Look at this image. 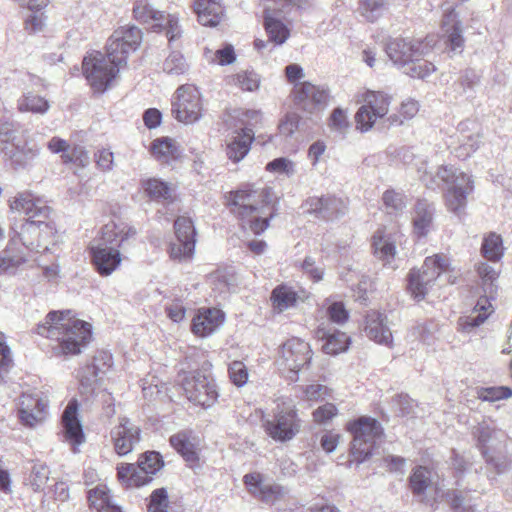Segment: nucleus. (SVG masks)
Returning <instances> with one entry per match:
<instances>
[{
    "instance_id": "1",
    "label": "nucleus",
    "mask_w": 512,
    "mask_h": 512,
    "mask_svg": "<svg viewBox=\"0 0 512 512\" xmlns=\"http://www.w3.org/2000/svg\"><path fill=\"white\" fill-rule=\"evenodd\" d=\"M142 42V32L136 26H123L116 29L107 44V58L98 51L83 59L82 69L90 86L97 92H104L127 63L131 52Z\"/></svg>"
},
{
    "instance_id": "2",
    "label": "nucleus",
    "mask_w": 512,
    "mask_h": 512,
    "mask_svg": "<svg viewBox=\"0 0 512 512\" xmlns=\"http://www.w3.org/2000/svg\"><path fill=\"white\" fill-rule=\"evenodd\" d=\"M37 333L54 341L57 355H77L92 338L90 323L75 317L73 311H51L37 326Z\"/></svg>"
},
{
    "instance_id": "3",
    "label": "nucleus",
    "mask_w": 512,
    "mask_h": 512,
    "mask_svg": "<svg viewBox=\"0 0 512 512\" xmlns=\"http://www.w3.org/2000/svg\"><path fill=\"white\" fill-rule=\"evenodd\" d=\"M270 192V188L260 192L240 189L228 194L226 198L230 211L241 222L243 229L260 235L269 227L270 220L275 216L274 206L268 200Z\"/></svg>"
},
{
    "instance_id": "4",
    "label": "nucleus",
    "mask_w": 512,
    "mask_h": 512,
    "mask_svg": "<svg viewBox=\"0 0 512 512\" xmlns=\"http://www.w3.org/2000/svg\"><path fill=\"white\" fill-rule=\"evenodd\" d=\"M419 179L429 189L439 187L440 182L447 188L444 192L447 209L460 216L466 205L467 198L474 190L472 177L452 166H439L435 171L427 170V163L418 168Z\"/></svg>"
},
{
    "instance_id": "5",
    "label": "nucleus",
    "mask_w": 512,
    "mask_h": 512,
    "mask_svg": "<svg viewBox=\"0 0 512 512\" xmlns=\"http://www.w3.org/2000/svg\"><path fill=\"white\" fill-rule=\"evenodd\" d=\"M347 429L353 434L351 456L356 462L362 463L373 454L382 436V427L376 419L362 416L350 422Z\"/></svg>"
},
{
    "instance_id": "6",
    "label": "nucleus",
    "mask_w": 512,
    "mask_h": 512,
    "mask_svg": "<svg viewBox=\"0 0 512 512\" xmlns=\"http://www.w3.org/2000/svg\"><path fill=\"white\" fill-rule=\"evenodd\" d=\"M452 270L446 256L436 254L427 257L421 269H412L409 273L408 288L411 295L418 301L423 300L437 278Z\"/></svg>"
},
{
    "instance_id": "7",
    "label": "nucleus",
    "mask_w": 512,
    "mask_h": 512,
    "mask_svg": "<svg viewBox=\"0 0 512 512\" xmlns=\"http://www.w3.org/2000/svg\"><path fill=\"white\" fill-rule=\"evenodd\" d=\"M210 367L211 364L204 361L203 371L185 373L181 380V386L187 399L204 408L211 407L219 396L214 380L205 373Z\"/></svg>"
},
{
    "instance_id": "8",
    "label": "nucleus",
    "mask_w": 512,
    "mask_h": 512,
    "mask_svg": "<svg viewBox=\"0 0 512 512\" xmlns=\"http://www.w3.org/2000/svg\"><path fill=\"white\" fill-rule=\"evenodd\" d=\"M163 466V461L158 452L144 453L135 464H121L117 467L118 479L126 487H140L148 484Z\"/></svg>"
},
{
    "instance_id": "9",
    "label": "nucleus",
    "mask_w": 512,
    "mask_h": 512,
    "mask_svg": "<svg viewBox=\"0 0 512 512\" xmlns=\"http://www.w3.org/2000/svg\"><path fill=\"white\" fill-rule=\"evenodd\" d=\"M434 45V40L426 38L425 40L410 38H391L385 46V51L389 59L399 69L411 65L415 57H424Z\"/></svg>"
},
{
    "instance_id": "10",
    "label": "nucleus",
    "mask_w": 512,
    "mask_h": 512,
    "mask_svg": "<svg viewBox=\"0 0 512 512\" xmlns=\"http://www.w3.org/2000/svg\"><path fill=\"white\" fill-rule=\"evenodd\" d=\"M133 14L136 20L151 25L154 30H165L170 42L181 35L178 17L156 10L147 0L137 1L133 8Z\"/></svg>"
},
{
    "instance_id": "11",
    "label": "nucleus",
    "mask_w": 512,
    "mask_h": 512,
    "mask_svg": "<svg viewBox=\"0 0 512 512\" xmlns=\"http://www.w3.org/2000/svg\"><path fill=\"white\" fill-rule=\"evenodd\" d=\"M392 97L382 91H366L364 104L355 115L356 128L361 132L369 131L377 119L383 118L389 111Z\"/></svg>"
},
{
    "instance_id": "12",
    "label": "nucleus",
    "mask_w": 512,
    "mask_h": 512,
    "mask_svg": "<svg viewBox=\"0 0 512 512\" xmlns=\"http://www.w3.org/2000/svg\"><path fill=\"white\" fill-rule=\"evenodd\" d=\"M172 112L175 118L182 123L192 124L202 116L201 95L192 85L180 86L173 98Z\"/></svg>"
},
{
    "instance_id": "13",
    "label": "nucleus",
    "mask_w": 512,
    "mask_h": 512,
    "mask_svg": "<svg viewBox=\"0 0 512 512\" xmlns=\"http://www.w3.org/2000/svg\"><path fill=\"white\" fill-rule=\"evenodd\" d=\"M280 409L277 405V413L272 420H266L264 423L267 434L276 441L286 442L293 439L300 430V420L297 416V410L292 403H285Z\"/></svg>"
},
{
    "instance_id": "14",
    "label": "nucleus",
    "mask_w": 512,
    "mask_h": 512,
    "mask_svg": "<svg viewBox=\"0 0 512 512\" xmlns=\"http://www.w3.org/2000/svg\"><path fill=\"white\" fill-rule=\"evenodd\" d=\"M175 241L170 243L169 255L179 262L192 259L195 251V228L191 219L178 217L174 223Z\"/></svg>"
},
{
    "instance_id": "15",
    "label": "nucleus",
    "mask_w": 512,
    "mask_h": 512,
    "mask_svg": "<svg viewBox=\"0 0 512 512\" xmlns=\"http://www.w3.org/2000/svg\"><path fill=\"white\" fill-rule=\"evenodd\" d=\"M472 435L482 455L504 450L509 442L508 434L498 428L495 422L490 419L483 420L475 425L472 429Z\"/></svg>"
},
{
    "instance_id": "16",
    "label": "nucleus",
    "mask_w": 512,
    "mask_h": 512,
    "mask_svg": "<svg viewBox=\"0 0 512 512\" xmlns=\"http://www.w3.org/2000/svg\"><path fill=\"white\" fill-rule=\"evenodd\" d=\"M312 358V351L309 343L293 337L287 340L281 347L278 364L295 375L301 368L307 365Z\"/></svg>"
},
{
    "instance_id": "17",
    "label": "nucleus",
    "mask_w": 512,
    "mask_h": 512,
    "mask_svg": "<svg viewBox=\"0 0 512 512\" xmlns=\"http://www.w3.org/2000/svg\"><path fill=\"white\" fill-rule=\"evenodd\" d=\"M49 401L41 393H23L19 398L18 416L20 422L29 428L43 423L48 414Z\"/></svg>"
},
{
    "instance_id": "18",
    "label": "nucleus",
    "mask_w": 512,
    "mask_h": 512,
    "mask_svg": "<svg viewBox=\"0 0 512 512\" xmlns=\"http://www.w3.org/2000/svg\"><path fill=\"white\" fill-rule=\"evenodd\" d=\"M244 483L249 492L262 502L276 505L285 502L288 496L287 490L279 484H267L260 473H250L244 476Z\"/></svg>"
},
{
    "instance_id": "19",
    "label": "nucleus",
    "mask_w": 512,
    "mask_h": 512,
    "mask_svg": "<svg viewBox=\"0 0 512 512\" xmlns=\"http://www.w3.org/2000/svg\"><path fill=\"white\" fill-rule=\"evenodd\" d=\"M140 428L130 419L120 417L119 423L111 431L114 449L120 456L130 453L140 440Z\"/></svg>"
},
{
    "instance_id": "20",
    "label": "nucleus",
    "mask_w": 512,
    "mask_h": 512,
    "mask_svg": "<svg viewBox=\"0 0 512 512\" xmlns=\"http://www.w3.org/2000/svg\"><path fill=\"white\" fill-rule=\"evenodd\" d=\"M294 99L300 109L312 113L326 105L328 92L310 82H302L294 88Z\"/></svg>"
},
{
    "instance_id": "21",
    "label": "nucleus",
    "mask_w": 512,
    "mask_h": 512,
    "mask_svg": "<svg viewBox=\"0 0 512 512\" xmlns=\"http://www.w3.org/2000/svg\"><path fill=\"white\" fill-rule=\"evenodd\" d=\"M135 235V228L129 224L111 221L102 227L98 244L115 247L123 252Z\"/></svg>"
},
{
    "instance_id": "22",
    "label": "nucleus",
    "mask_w": 512,
    "mask_h": 512,
    "mask_svg": "<svg viewBox=\"0 0 512 512\" xmlns=\"http://www.w3.org/2000/svg\"><path fill=\"white\" fill-rule=\"evenodd\" d=\"M62 425L64 439L73 446V452H77V447L85 442L81 421L78 418V403L75 399L69 401L62 414Z\"/></svg>"
},
{
    "instance_id": "23",
    "label": "nucleus",
    "mask_w": 512,
    "mask_h": 512,
    "mask_svg": "<svg viewBox=\"0 0 512 512\" xmlns=\"http://www.w3.org/2000/svg\"><path fill=\"white\" fill-rule=\"evenodd\" d=\"M9 206L12 211L24 213L28 219H48L51 213L50 207L29 191L17 193L10 200Z\"/></svg>"
},
{
    "instance_id": "24",
    "label": "nucleus",
    "mask_w": 512,
    "mask_h": 512,
    "mask_svg": "<svg viewBox=\"0 0 512 512\" xmlns=\"http://www.w3.org/2000/svg\"><path fill=\"white\" fill-rule=\"evenodd\" d=\"M442 31L446 38V45L450 52L454 54L462 53L465 40L462 35V26L457 13L451 7L444 9V16L442 20Z\"/></svg>"
},
{
    "instance_id": "25",
    "label": "nucleus",
    "mask_w": 512,
    "mask_h": 512,
    "mask_svg": "<svg viewBox=\"0 0 512 512\" xmlns=\"http://www.w3.org/2000/svg\"><path fill=\"white\" fill-rule=\"evenodd\" d=\"M92 262L101 276L111 275L121 264L122 252L111 246L98 244L91 247Z\"/></svg>"
},
{
    "instance_id": "26",
    "label": "nucleus",
    "mask_w": 512,
    "mask_h": 512,
    "mask_svg": "<svg viewBox=\"0 0 512 512\" xmlns=\"http://www.w3.org/2000/svg\"><path fill=\"white\" fill-rule=\"evenodd\" d=\"M364 331L366 336L374 342L391 347L392 332L387 324V316L379 311H370L365 317Z\"/></svg>"
},
{
    "instance_id": "27",
    "label": "nucleus",
    "mask_w": 512,
    "mask_h": 512,
    "mask_svg": "<svg viewBox=\"0 0 512 512\" xmlns=\"http://www.w3.org/2000/svg\"><path fill=\"white\" fill-rule=\"evenodd\" d=\"M2 152L9 159L13 169H26L32 165L40 155V148L37 145H28L27 142H15L14 147L4 146Z\"/></svg>"
},
{
    "instance_id": "28",
    "label": "nucleus",
    "mask_w": 512,
    "mask_h": 512,
    "mask_svg": "<svg viewBox=\"0 0 512 512\" xmlns=\"http://www.w3.org/2000/svg\"><path fill=\"white\" fill-rule=\"evenodd\" d=\"M254 140L253 129L241 128L235 132L226 142V156L234 163H238L245 158L251 148Z\"/></svg>"
},
{
    "instance_id": "29",
    "label": "nucleus",
    "mask_w": 512,
    "mask_h": 512,
    "mask_svg": "<svg viewBox=\"0 0 512 512\" xmlns=\"http://www.w3.org/2000/svg\"><path fill=\"white\" fill-rule=\"evenodd\" d=\"M47 220L43 218L28 219L21 225L20 231L15 233V238L17 237L27 248L34 249L32 236L46 238L54 232L52 223Z\"/></svg>"
},
{
    "instance_id": "30",
    "label": "nucleus",
    "mask_w": 512,
    "mask_h": 512,
    "mask_svg": "<svg viewBox=\"0 0 512 512\" xmlns=\"http://www.w3.org/2000/svg\"><path fill=\"white\" fill-rule=\"evenodd\" d=\"M224 321V314L215 308L201 309L193 318L192 331L199 337H206L215 332Z\"/></svg>"
},
{
    "instance_id": "31",
    "label": "nucleus",
    "mask_w": 512,
    "mask_h": 512,
    "mask_svg": "<svg viewBox=\"0 0 512 512\" xmlns=\"http://www.w3.org/2000/svg\"><path fill=\"white\" fill-rule=\"evenodd\" d=\"M194 10L199 23L203 26L215 27L224 16V9L219 0H196Z\"/></svg>"
},
{
    "instance_id": "32",
    "label": "nucleus",
    "mask_w": 512,
    "mask_h": 512,
    "mask_svg": "<svg viewBox=\"0 0 512 512\" xmlns=\"http://www.w3.org/2000/svg\"><path fill=\"white\" fill-rule=\"evenodd\" d=\"M401 237L400 233L386 234L383 230H378L373 236L375 255L389 264L395 257L396 243L400 242Z\"/></svg>"
},
{
    "instance_id": "33",
    "label": "nucleus",
    "mask_w": 512,
    "mask_h": 512,
    "mask_svg": "<svg viewBox=\"0 0 512 512\" xmlns=\"http://www.w3.org/2000/svg\"><path fill=\"white\" fill-rule=\"evenodd\" d=\"M317 335L325 341L322 349L329 355H337L347 351L351 343L350 337L345 332L338 330L331 331L330 329L319 328Z\"/></svg>"
},
{
    "instance_id": "34",
    "label": "nucleus",
    "mask_w": 512,
    "mask_h": 512,
    "mask_svg": "<svg viewBox=\"0 0 512 512\" xmlns=\"http://www.w3.org/2000/svg\"><path fill=\"white\" fill-rule=\"evenodd\" d=\"M474 311L478 312V315H469L459 318V331L464 333H470L472 332V330L482 325L488 318L490 312L492 311V304L487 297H482L476 303Z\"/></svg>"
},
{
    "instance_id": "35",
    "label": "nucleus",
    "mask_w": 512,
    "mask_h": 512,
    "mask_svg": "<svg viewBox=\"0 0 512 512\" xmlns=\"http://www.w3.org/2000/svg\"><path fill=\"white\" fill-rule=\"evenodd\" d=\"M434 206L426 200H418L413 217L414 231L422 237L426 236L432 228Z\"/></svg>"
},
{
    "instance_id": "36",
    "label": "nucleus",
    "mask_w": 512,
    "mask_h": 512,
    "mask_svg": "<svg viewBox=\"0 0 512 512\" xmlns=\"http://www.w3.org/2000/svg\"><path fill=\"white\" fill-rule=\"evenodd\" d=\"M152 153L163 163H169L180 157L181 151L177 143L171 138L156 139L152 143Z\"/></svg>"
},
{
    "instance_id": "37",
    "label": "nucleus",
    "mask_w": 512,
    "mask_h": 512,
    "mask_svg": "<svg viewBox=\"0 0 512 512\" xmlns=\"http://www.w3.org/2000/svg\"><path fill=\"white\" fill-rule=\"evenodd\" d=\"M270 299L273 308L278 312H283L295 306L297 293L287 285H279L273 289Z\"/></svg>"
},
{
    "instance_id": "38",
    "label": "nucleus",
    "mask_w": 512,
    "mask_h": 512,
    "mask_svg": "<svg viewBox=\"0 0 512 512\" xmlns=\"http://www.w3.org/2000/svg\"><path fill=\"white\" fill-rule=\"evenodd\" d=\"M88 501L90 503V507L97 512H110V508H119L112 503L109 490L104 485H98L89 490Z\"/></svg>"
},
{
    "instance_id": "39",
    "label": "nucleus",
    "mask_w": 512,
    "mask_h": 512,
    "mask_svg": "<svg viewBox=\"0 0 512 512\" xmlns=\"http://www.w3.org/2000/svg\"><path fill=\"white\" fill-rule=\"evenodd\" d=\"M48 101L33 93L22 95L17 101V109L21 113L31 112L35 114H45L49 110Z\"/></svg>"
},
{
    "instance_id": "40",
    "label": "nucleus",
    "mask_w": 512,
    "mask_h": 512,
    "mask_svg": "<svg viewBox=\"0 0 512 512\" xmlns=\"http://www.w3.org/2000/svg\"><path fill=\"white\" fill-rule=\"evenodd\" d=\"M20 132L27 134L28 131L22 130V125L17 121L2 120L0 123L1 149L4 146L14 147L15 142H21L19 139Z\"/></svg>"
},
{
    "instance_id": "41",
    "label": "nucleus",
    "mask_w": 512,
    "mask_h": 512,
    "mask_svg": "<svg viewBox=\"0 0 512 512\" xmlns=\"http://www.w3.org/2000/svg\"><path fill=\"white\" fill-rule=\"evenodd\" d=\"M433 483V471L427 467L418 466L410 476V487L414 494L422 495Z\"/></svg>"
},
{
    "instance_id": "42",
    "label": "nucleus",
    "mask_w": 512,
    "mask_h": 512,
    "mask_svg": "<svg viewBox=\"0 0 512 512\" xmlns=\"http://www.w3.org/2000/svg\"><path fill=\"white\" fill-rule=\"evenodd\" d=\"M50 476L49 467L42 462L33 463L26 484L31 487L34 492L42 491Z\"/></svg>"
},
{
    "instance_id": "43",
    "label": "nucleus",
    "mask_w": 512,
    "mask_h": 512,
    "mask_svg": "<svg viewBox=\"0 0 512 512\" xmlns=\"http://www.w3.org/2000/svg\"><path fill=\"white\" fill-rule=\"evenodd\" d=\"M481 253L489 261H499L504 254L501 236L495 233H490L485 237L481 246Z\"/></svg>"
},
{
    "instance_id": "44",
    "label": "nucleus",
    "mask_w": 512,
    "mask_h": 512,
    "mask_svg": "<svg viewBox=\"0 0 512 512\" xmlns=\"http://www.w3.org/2000/svg\"><path fill=\"white\" fill-rule=\"evenodd\" d=\"M142 187L146 194L154 200H167L171 197V186L157 178H149L142 181Z\"/></svg>"
},
{
    "instance_id": "45",
    "label": "nucleus",
    "mask_w": 512,
    "mask_h": 512,
    "mask_svg": "<svg viewBox=\"0 0 512 512\" xmlns=\"http://www.w3.org/2000/svg\"><path fill=\"white\" fill-rule=\"evenodd\" d=\"M436 71L434 63L423 59V57H415L411 61V65H407L403 69V73L412 78L425 79Z\"/></svg>"
},
{
    "instance_id": "46",
    "label": "nucleus",
    "mask_w": 512,
    "mask_h": 512,
    "mask_svg": "<svg viewBox=\"0 0 512 512\" xmlns=\"http://www.w3.org/2000/svg\"><path fill=\"white\" fill-rule=\"evenodd\" d=\"M170 444L186 461L194 462L197 459L194 446L185 432H179L171 436Z\"/></svg>"
},
{
    "instance_id": "47",
    "label": "nucleus",
    "mask_w": 512,
    "mask_h": 512,
    "mask_svg": "<svg viewBox=\"0 0 512 512\" xmlns=\"http://www.w3.org/2000/svg\"><path fill=\"white\" fill-rule=\"evenodd\" d=\"M347 202L344 199L335 196H325L324 210H322L323 220H334L346 214Z\"/></svg>"
},
{
    "instance_id": "48",
    "label": "nucleus",
    "mask_w": 512,
    "mask_h": 512,
    "mask_svg": "<svg viewBox=\"0 0 512 512\" xmlns=\"http://www.w3.org/2000/svg\"><path fill=\"white\" fill-rule=\"evenodd\" d=\"M26 257L20 253L10 255L8 250L0 253V276L15 275L19 268L26 262Z\"/></svg>"
},
{
    "instance_id": "49",
    "label": "nucleus",
    "mask_w": 512,
    "mask_h": 512,
    "mask_svg": "<svg viewBox=\"0 0 512 512\" xmlns=\"http://www.w3.org/2000/svg\"><path fill=\"white\" fill-rule=\"evenodd\" d=\"M459 142L460 144L454 149V153L457 158L465 160L480 147L481 135L479 133L462 135Z\"/></svg>"
},
{
    "instance_id": "50",
    "label": "nucleus",
    "mask_w": 512,
    "mask_h": 512,
    "mask_svg": "<svg viewBox=\"0 0 512 512\" xmlns=\"http://www.w3.org/2000/svg\"><path fill=\"white\" fill-rule=\"evenodd\" d=\"M475 269L481 279L484 292L491 295L494 292V282L499 276L498 272L485 262L478 263Z\"/></svg>"
},
{
    "instance_id": "51",
    "label": "nucleus",
    "mask_w": 512,
    "mask_h": 512,
    "mask_svg": "<svg viewBox=\"0 0 512 512\" xmlns=\"http://www.w3.org/2000/svg\"><path fill=\"white\" fill-rule=\"evenodd\" d=\"M204 56L208 62L217 63L221 66L231 64L236 59L234 48L230 44H227L224 48L216 51L206 48Z\"/></svg>"
},
{
    "instance_id": "52",
    "label": "nucleus",
    "mask_w": 512,
    "mask_h": 512,
    "mask_svg": "<svg viewBox=\"0 0 512 512\" xmlns=\"http://www.w3.org/2000/svg\"><path fill=\"white\" fill-rule=\"evenodd\" d=\"M382 200L388 214H398L406 208L405 196L401 192L387 190L384 192Z\"/></svg>"
},
{
    "instance_id": "53",
    "label": "nucleus",
    "mask_w": 512,
    "mask_h": 512,
    "mask_svg": "<svg viewBox=\"0 0 512 512\" xmlns=\"http://www.w3.org/2000/svg\"><path fill=\"white\" fill-rule=\"evenodd\" d=\"M483 457L498 473H504L512 466V457L507 454V448L497 452H490L489 455H483Z\"/></svg>"
},
{
    "instance_id": "54",
    "label": "nucleus",
    "mask_w": 512,
    "mask_h": 512,
    "mask_svg": "<svg viewBox=\"0 0 512 512\" xmlns=\"http://www.w3.org/2000/svg\"><path fill=\"white\" fill-rule=\"evenodd\" d=\"M163 70L169 75H182L187 72L188 64L179 52H172L163 63Z\"/></svg>"
},
{
    "instance_id": "55",
    "label": "nucleus",
    "mask_w": 512,
    "mask_h": 512,
    "mask_svg": "<svg viewBox=\"0 0 512 512\" xmlns=\"http://www.w3.org/2000/svg\"><path fill=\"white\" fill-rule=\"evenodd\" d=\"M386 8V0H362L360 6L361 14L371 22L380 17Z\"/></svg>"
},
{
    "instance_id": "56",
    "label": "nucleus",
    "mask_w": 512,
    "mask_h": 512,
    "mask_svg": "<svg viewBox=\"0 0 512 512\" xmlns=\"http://www.w3.org/2000/svg\"><path fill=\"white\" fill-rule=\"evenodd\" d=\"M512 397V389L507 386L482 388L478 392V398L482 401L495 402Z\"/></svg>"
},
{
    "instance_id": "57",
    "label": "nucleus",
    "mask_w": 512,
    "mask_h": 512,
    "mask_svg": "<svg viewBox=\"0 0 512 512\" xmlns=\"http://www.w3.org/2000/svg\"><path fill=\"white\" fill-rule=\"evenodd\" d=\"M234 84L244 91H255L259 88L260 78L253 71H242L233 77Z\"/></svg>"
},
{
    "instance_id": "58",
    "label": "nucleus",
    "mask_w": 512,
    "mask_h": 512,
    "mask_svg": "<svg viewBox=\"0 0 512 512\" xmlns=\"http://www.w3.org/2000/svg\"><path fill=\"white\" fill-rule=\"evenodd\" d=\"M13 365L11 349L6 344L4 335L0 332V383L4 380Z\"/></svg>"
},
{
    "instance_id": "59",
    "label": "nucleus",
    "mask_w": 512,
    "mask_h": 512,
    "mask_svg": "<svg viewBox=\"0 0 512 512\" xmlns=\"http://www.w3.org/2000/svg\"><path fill=\"white\" fill-rule=\"evenodd\" d=\"M61 159L63 163H74L85 167L89 163V155L86 149L80 145L69 148L67 154H62Z\"/></svg>"
},
{
    "instance_id": "60",
    "label": "nucleus",
    "mask_w": 512,
    "mask_h": 512,
    "mask_svg": "<svg viewBox=\"0 0 512 512\" xmlns=\"http://www.w3.org/2000/svg\"><path fill=\"white\" fill-rule=\"evenodd\" d=\"M419 111V104L414 99H407L402 102L400 107V115L402 119H399L397 115L389 117L391 124H402L404 120L412 119Z\"/></svg>"
},
{
    "instance_id": "61",
    "label": "nucleus",
    "mask_w": 512,
    "mask_h": 512,
    "mask_svg": "<svg viewBox=\"0 0 512 512\" xmlns=\"http://www.w3.org/2000/svg\"><path fill=\"white\" fill-rule=\"evenodd\" d=\"M266 170L274 173H281L287 176H292L295 173V164L292 160L280 157L270 161L266 165Z\"/></svg>"
},
{
    "instance_id": "62",
    "label": "nucleus",
    "mask_w": 512,
    "mask_h": 512,
    "mask_svg": "<svg viewBox=\"0 0 512 512\" xmlns=\"http://www.w3.org/2000/svg\"><path fill=\"white\" fill-rule=\"evenodd\" d=\"M229 376L233 384L238 387H242L247 383L248 370L243 362L234 361L229 365Z\"/></svg>"
},
{
    "instance_id": "63",
    "label": "nucleus",
    "mask_w": 512,
    "mask_h": 512,
    "mask_svg": "<svg viewBox=\"0 0 512 512\" xmlns=\"http://www.w3.org/2000/svg\"><path fill=\"white\" fill-rule=\"evenodd\" d=\"M168 495L164 488L156 489L150 496V512H167Z\"/></svg>"
},
{
    "instance_id": "64",
    "label": "nucleus",
    "mask_w": 512,
    "mask_h": 512,
    "mask_svg": "<svg viewBox=\"0 0 512 512\" xmlns=\"http://www.w3.org/2000/svg\"><path fill=\"white\" fill-rule=\"evenodd\" d=\"M338 413L337 407L332 403L319 406L313 412V419L318 424L329 423Z\"/></svg>"
}]
</instances>
